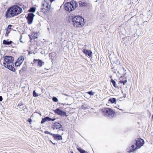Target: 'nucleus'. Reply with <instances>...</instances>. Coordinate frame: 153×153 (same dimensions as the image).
<instances>
[{
	"instance_id": "nucleus-1",
	"label": "nucleus",
	"mask_w": 153,
	"mask_h": 153,
	"mask_svg": "<svg viewBox=\"0 0 153 153\" xmlns=\"http://www.w3.org/2000/svg\"><path fill=\"white\" fill-rule=\"evenodd\" d=\"M22 12V9L17 5H13L9 8L5 13L6 18H11L17 16Z\"/></svg>"
},
{
	"instance_id": "nucleus-2",
	"label": "nucleus",
	"mask_w": 153,
	"mask_h": 153,
	"mask_svg": "<svg viewBox=\"0 0 153 153\" xmlns=\"http://www.w3.org/2000/svg\"><path fill=\"white\" fill-rule=\"evenodd\" d=\"M73 25L74 27H80L84 25V19L80 16H75L72 18Z\"/></svg>"
},
{
	"instance_id": "nucleus-3",
	"label": "nucleus",
	"mask_w": 153,
	"mask_h": 153,
	"mask_svg": "<svg viewBox=\"0 0 153 153\" xmlns=\"http://www.w3.org/2000/svg\"><path fill=\"white\" fill-rule=\"evenodd\" d=\"M65 9L67 11H71L77 7L78 4L76 1L73 0L65 3Z\"/></svg>"
},
{
	"instance_id": "nucleus-4",
	"label": "nucleus",
	"mask_w": 153,
	"mask_h": 153,
	"mask_svg": "<svg viewBox=\"0 0 153 153\" xmlns=\"http://www.w3.org/2000/svg\"><path fill=\"white\" fill-rule=\"evenodd\" d=\"M102 110L103 113L110 118L112 117L115 113V112L110 108H105Z\"/></svg>"
},
{
	"instance_id": "nucleus-5",
	"label": "nucleus",
	"mask_w": 153,
	"mask_h": 153,
	"mask_svg": "<svg viewBox=\"0 0 153 153\" xmlns=\"http://www.w3.org/2000/svg\"><path fill=\"white\" fill-rule=\"evenodd\" d=\"M50 5L48 1L45 0L43 1L41 8L42 11L45 13V11H48Z\"/></svg>"
},
{
	"instance_id": "nucleus-6",
	"label": "nucleus",
	"mask_w": 153,
	"mask_h": 153,
	"mask_svg": "<svg viewBox=\"0 0 153 153\" xmlns=\"http://www.w3.org/2000/svg\"><path fill=\"white\" fill-rule=\"evenodd\" d=\"M136 142V148L139 149L144 144V140L143 139L140 138H137L135 140Z\"/></svg>"
},
{
	"instance_id": "nucleus-7",
	"label": "nucleus",
	"mask_w": 153,
	"mask_h": 153,
	"mask_svg": "<svg viewBox=\"0 0 153 153\" xmlns=\"http://www.w3.org/2000/svg\"><path fill=\"white\" fill-rule=\"evenodd\" d=\"M13 57L11 56H6L4 57V61L7 65L13 64Z\"/></svg>"
},
{
	"instance_id": "nucleus-8",
	"label": "nucleus",
	"mask_w": 153,
	"mask_h": 153,
	"mask_svg": "<svg viewBox=\"0 0 153 153\" xmlns=\"http://www.w3.org/2000/svg\"><path fill=\"white\" fill-rule=\"evenodd\" d=\"M54 111L55 113L61 116H65L66 117L67 116L66 113L65 112L62 111L59 108H56L54 110Z\"/></svg>"
},
{
	"instance_id": "nucleus-9",
	"label": "nucleus",
	"mask_w": 153,
	"mask_h": 153,
	"mask_svg": "<svg viewBox=\"0 0 153 153\" xmlns=\"http://www.w3.org/2000/svg\"><path fill=\"white\" fill-rule=\"evenodd\" d=\"M34 16V15L32 13H29L28 14L27 18L28 20V23L29 24H32Z\"/></svg>"
},
{
	"instance_id": "nucleus-10",
	"label": "nucleus",
	"mask_w": 153,
	"mask_h": 153,
	"mask_svg": "<svg viewBox=\"0 0 153 153\" xmlns=\"http://www.w3.org/2000/svg\"><path fill=\"white\" fill-rule=\"evenodd\" d=\"M6 64L5 62H3V65H4L5 67L7 68L10 71L14 72L15 71V69L14 67L12 65V64H7L6 65Z\"/></svg>"
},
{
	"instance_id": "nucleus-11",
	"label": "nucleus",
	"mask_w": 153,
	"mask_h": 153,
	"mask_svg": "<svg viewBox=\"0 0 153 153\" xmlns=\"http://www.w3.org/2000/svg\"><path fill=\"white\" fill-rule=\"evenodd\" d=\"M53 126L54 129H55V128H56V129H59V130L63 131L62 129V126L59 123L56 122L54 123Z\"/></svg>"
},
{
	"instance_id": "nucleus-12",
	"label": "nucleus",
	"mask_w": 153,
	"mask_h": 153,
	"mask_svg": "<svg viewBox=\"0 0 153 153\" xmlns=\"http://www.w3.org/2000/svg\"><path fill=\"white\" fill-rule=\"evenodd\" d=\"M29 36L31 40L33 39L36 41L35 39L38 38V33L37 32L35 33L33 32L30 35H29Z\"/></svg>"
},
{
	"instance_id": "nucleus-13",
	"label": "nucleus",
	"mask_w": 153,
	"mask_h": 153,
	"mask_svg": "<svg viewBox=\"0 0 153 153\" xmlns=\"http://www.w3.org/2000/svg\"><path fill=\"white\" fill-rule=\"evenodd\" d=\"M33 62L34 63H35L36 64H37V66L39 67H41L42 65L44 64V62L39 59H34Z\"/></svg>"
},
{
	"instance_id": "nucleus-14",
	"label": "nucleus",
	"mask_w": 153,
	"mask_h": 153,
	"mask_svg": "<svg viewBox=\"0 0 153 153\" xmlns=\"http://www.w3.org/2000/svg\"><path fill=\"white\" fill-rule=\"evenodd\" d=\"M137 148H136V147H135L134 145H132L131 146H130L128 147L127 148L126 150L128 152H133Z\"/></svg>"
},
{
	"instance_id": "nucleus-15",
	"label": "nucleus",
	"mask_w": 153,
	"mask_h": 153,
	"mask_svg": "<svg viewBox=\"0 0 153 153\" xmlns=\"http://www.w3.org/2000/svg\"><path fill=\"white\" fill-rule=\"evenodd\" d=\"M52 136L55 140H62V136L59 134H53L52 135Z\"/></svg>"
},
{
	"instance_id": "nucleus-16",
	"label": "nucleus",
	"mask_w": 153,
	"mask_h": 153,
	"mask_svg": "<svg viewBox=\"0 0 153 153\" xmlns=\"http://www.w3.org/2000/svg\"><path fill=\"white\" fill-rule=\"evenodd\" d=\"M83 52L86 55H88V56L90 57H91L92 56V52L89 50L84 49L83 50Z\"/></svg>"
},
{
	"instance_id": "nucleus-17",
	"label": "nucleus",
	"mask_w": 153,
	"mask_h": 153,
	"mask_svg": "<svg viewBox=\"0 0 153 153\" xmlns=\"http://www.w3.org/2000/svg\"><path fill=\"white\" fill-rule=\"evenodd\" d=\"M24 60V59L23 57L22 56H21L19 57L17 61L20 63V64H22Z\"/></svg>"
},
{
	"instance_id": "nucleus-18",
	"label": "nucleus",
	"mask_w": 153,
	"mask_h": 153,
	"mask_svg": "<svg viewBox=\"0 0 153 153\" xmlns=\"http://www.w3.org/2000/svg\"><path fill=\"white\" fill-rule=\"evenodd\" d=\"M117 100L114 98H110L108 100V101L111 103H114L116 102Z\"/></svg>"
},
{
	"instance_id": "nucleus-19",
	"label": "nucleus",
	"mask_w": 153,
	"mask_h": 153,
	"mask_svg": "<svg viewBox=\"0 0 153 153\" xmlns=\"http://www.w3.org/2000/svg\"><path fill=\"white\" fill-rule=\"evenodd\" d=\"M83 110H85L86 109H89V106L87 104H84L81 106Z\"/></svg>"
},
{
	"instance_id": "nucleus-20",
	"label": "nucleus",
	"mask_w": 153,
	"mask_h": 153,
	"mask_svg": "<svg viewBox=\"0 0 153 153\" xmlns=\"http://www.w3.org/2000/svg\"><path fill=\"white\" fill-rule=\"evenodd\" d=\"M87 4V2H83L82 1H80L79 2V5L80 6L82 7L86 6Z\"/></svg>"
},
{
	"instance_id": "nucleus-21",
	"label": "nucleus",
	"mask_w": 153,
	"mask_h": 153,
	"mask_svg": "<svg viewBox=\"0 0 153 153\" xmlns=\"http://www.w3.org/2000/svg\"><path fill=\"white\" fill-rule=\"evenodd\" d=\"M12 42L11 41H8L7 40H4L3 41V43L4 45H8L10 44Z\"/></svg>"
},
{
	"instance_id": "nucleus-22",
	"label": "nucleus",
	"mask_w": 153,
	"mask_h": 153,
	"mask_svg": "<svg viewBox=\"0 0 153 153\" xmlns=\"http://www.w3.org/2000/svg\"><path fill=\"white\" fill-rule=\"evenodd\" d=\"M36 10V9L34 7H32L30 8L29 9V11L30 12H35Z\"/></svg>"
},
{
	"instance_id": "nucleus-23",
	"label": "nucleus",
	"mask_w": 153,
	"mask_h": 153,
	"mask_svg": "<svg viewBox=\"0 0 153 153\" xmlns=\"http://www.w3.org/2000/svg\"><path fill=\"white\" fill-rule=\"evenodd\" d=\"M126 82H127V80L126 79H125L124 80H120L119 81V83H122L123 85H124L125 84V83H126Z\"/></svg>"
},
{
	"instance_id": "nucleus-24",
	"label": "nucleus",
	"mask_w": 153,
	"mask_h": 153,
	"mask_svg": "<svg viewBox=\"0 0 153 153\" xmlns=\"http://www.w3.org/2000/svg\"><path fill=\"white\" fill-rule=\"evenodd\" d=\"M33 95L34 97H37L39 96L38 94L36 93L35 90H34L33 91Z\"/></svg>"
},
{
	"instance_id": "nucleus-25",
	"label": "nucleus",
	"mask_w": 153,
	"mask_h": 153,
	"mask_svg": "<svg viewBox=\"0 0 153 153\" xmlns=\"http://www.w3.org/2000/svg\"><path fill=\"white\" fill-rule=\"evenodd\" d=\"M111 82L112 83L114 87H116V83L115 81L113 79H111Z\"/></svg>"
},
{
	"instance_id": "nucleus-26",
	"label": "nucleus",
	"mask_w": 153,
	"mask_h": 153,
	"mask_svg": "<svg viewBox=\"0 0 153 153\" xmlns=\"http://www.w3.org/2000/svg\"><path fill=\"white\" fill-rule=\"evenodd\" d=\"M87 93L89 95L91 96H93L94 94V92H93L92 91H88Z\"/></svg>"
},
{
	"instance_id": "nucleus-27",
	"label": "nucleus",
	"mask_w": 153,
	"mask_h": 153,
	"mask_svg": "<svg viewBox=\"0 0 153 153\" xmlns=\"http://www.w3.org/2000/svg\"><path fill=\"white\" fill-rule=\"evenodd\" d=\"M21 64H20V63L17 60L15 62V66L18 67Z\"/></svg>"
},
{
	"instance_id": "nucleus-28",
	"label": "nucleus",
	"mask_w": 153,
	"mask_h": 153,
	"mask_svg": "<svg viewBox=\"0 0 153 153\" xmlns=\"http://www.w3.org/2000/svg\"><path fill=\"white\" fill-rule=\"evenodd\" d=\"M52 100L54 102H57L58 101V99L56 97H53L52 98Z\"/></svg>"
},
{
	"instance_id": "nucleus-29",
	"label": "nucleus",
	"mask_w": 153,
	"mask_h": 153,
	"mask_svg": "<svg viewBox=\"0 0 153 153\" xmlns=\"http://www.w3.org/2000/svg\"><path fill=\"white\" fill-rule=\"evenodd\" d=\"M24 104L22 102H20V103H19V104L18 105L16 106V107H21L22 106H23L24 105Z\"/></svg>"
},
{
	"instance_id": "nucleus-30",
	"label": "nucleus",
	"mask_w": 153,
	"mask_h": 153,
	"mask_svg": "<svg viewBox=\"0 0 153 153\" xmlns=\"http://www.w3.org/2000/svg\"><path fill=\"white\" fill-rule=\"evenodd\" d=\"M45 119H46V121H51V120L52 118H50V117H45Z\"/></svg>"
},
{
	"instance_id": "nucleus-31",
	"label": "nucleus",
	"mask_w": 153,
	"mask_h": 153,
	"mask_svg": "<svg viewBox=\"0 0 153 153\" xmlns=\"http://www.w3.org/2000/svg\"><path fill=\"white\" fill-rule=\"evenodd\" d=\"M46 121V119L45 117H44V118L42 119V121L41 122V123H44Z\"/></svg>"
},
{
	"instance_id": "nucleus-32",
	"label": "nucleus",
	"mask_w": 153,
	"mask_h": 153,
	"mask_svg": "<svg viewBox=\"0 0 153 153\" xmlns=\"http://www.w3.org/2000/svg\"><path fill=\"white\" fill-rule=\"evenodd\" d=\"M44 133L45 134H49L52 136V135L53 134L50 133V132H49L48 131H44Z\"/></svg>"
},
{
	"instance_id": "nucleus-33",
	"label": "nucleus",
	"mask_w": 153,
	"mask_h": 153,
	"mask_svg": "<svg viewBox=\"0 0 153 153\" xmlns=\"http://www.w3.org/2000/svg\"><path fill=\"white\" fill-rule=\"evenodd\" d=\"M12 25H9L7 29V30H10V29L11 28V27H12Z\"/></svg>"
},
{
	"instance_id": "nucleus-34",
	"label": "nucleus",
	"mask_w": 153,
	"mask_h": 153,
	"mask_svg": "<svg viewBox=\"0 0 153 153\" xmlns=\"http://www.w3.org/2000/svg\"><path fill=\"white\" fill-rule=\"evenodd\" d=\"M27 121L30 123H31V122H32V120L30 118H29L28 119Z\"/></svg>"
},
{
	"instance_id": "nucleus-35",
	"label": "nucleus",
	"mask_w": 153,
	"mask_h": 153,
	"mask_svg": "<svg viewBox=\"0 0 153 153\" xmlns=\"http://www.w3.org/2000/svg\"><path fill=\"white\" fill-rule=\"evenodd\" d=\"M10 30H7V31H6V34H8V33L10 32Z\"/></svg>"
},
{
	"instance_id": "nucleus-36",
	"label": "nucleus",
	"mask_w": 153,
	"mask_h": 153,
	"mask_svg": "<svg viewBox=\"0 0 153 153\" xmlns=\"http://www.w3.org/2000/svg\"><path fill=\"white\" fill-rule=\"evenodd\" d=\"M24 107H19V108L18 109H19V110H20V111H21L22 110V108H24ZM17 109H18V108H17Z\"/></svg>"
},
{
	"instance_id": "nucleus-37",
	"label": "nucleus",
	"mask_w": 153,
	"mask_h": 153,
	"mask_svg": "<svg viewBox=\"0 0 153 153\" xmlns=\"http://www.w3.org/2000/svg\"><path fill=\"white\" fill-rule=\"evenodd\" d=\"M3 100V98L1 96H0V101H1Z\"/></svg>"
},
{
	"instance_id": "nucleus-38",
	"label": "nucleus",
	"mask_w": 153,
	"mask_h": 153,
	"mask_svg": "<svg viewBox=\"0 0 153 153\" xmlns=\"http://www.w3.org/2000/svg\"><path fill=\"white\" fill-rule=\"evenodd\" d=\"M122 69H123L124 71H126V70H125V68L123 67H122Z\"/></svg>"
},
{
	"instance_id": "nucleus-39",
	"label": "nucleus",
	"mask_w": 153,
	"mask_h": 153,
	"mask_svg": "<svg viewBox=\"0 0 153 153\" xmlns=\"http://www.w3.org/2000/svg\"><path fill=\"white\" fill-rule=\"evenodd\" d=\"M55 120H56L55 118L52 119L51 120L53 121Z\"/></svg>"
},
{
	"instance_id": "nucleus-40",
	"label": "nucleus",
	"mask_w": 153,
	"mask_h": 153,
	"mask_svg": "<svg viewBox=\"0 0 153 153\" xmlns=\"http://www.w3.org/2000/svg\"><path fill=\"white\" fill-rule=\"evenodd\" d=\"M50 141H51V143L53 144H55V143H53V142L51 141V140Z\"/></svg>"
},
{
	"instance_id": "nucleus-41",
	"label": "nucleus",
	"mask_w": 153,
	"mask_h": 153,
	"mask_svg": "<svg viewBox=\"0 0 153 153\" xmlns=\"http://www.w3.org/2000/svg\"><path fill=\"white\" fill-rule=\"evenodd\" d=\"M54 0H50V2H52V1H53Z\"/></svg>"
},
{
	"instance_id": "nucleus-42",
	"label": "nucleus",
	"mask_w": 153,
	"mask_h": 153,
	"mask_svg": "<svg viewBox=\"0 0 153 153\" xmlns=\"http://www.w3.org/2000/svg\"><path fill=\"white\" fill-rule=\"evenodd\" d=\"M120 110H121V111H123V109H120Z\"/></svg>"
},
{
	"instance_id": "nucleus-43",
	"label": "nucleus",
	"mask_w": 153,
	"mask_h": 153,
	"mask_svg": "<svg viewBox=\"0 0 153 153\" xmlns=\"http://www.w3.org/2000/svg\"><path fill=\"white\" fill-rule=\"evenodd\" d=\"M117 72H118V73H120L119 71H118Z\"/></svg>"
},
{
	"instance_id": "nucleus-44",
	"label": "nucleus",
	"mask_w": 153,
	"mask_h": 153,
	"mask_svg": "<svg viewBox=\"0 0 153 153\" xmlns=\"http://www.w3.org/2000/svg\"><path fill=\"white\" fill-rule=\"evenodd\" d=\"M20 42H22L21 41V40H20Z\"/></svg>"
},
{
	"instance_id": "nucleus-45",
	"label": "nucleus",
	"mask_w": 153,
	"mask_h": 153,
	"mask_svg": "<svg viewBox=\"0 0 153 153\" xmlns=\"http://www.w3.org/2000/svg\"><path fill=\"white\" fill-rule=\"evenodd\" d=\"M22 70H23V68H22Z\"/></svg>"
},
{
	"instance_id": "nucleus-46",
	"label": "nucleus",
	"mask_w": 153,
	"mask_h": 153,
	"mask_svg": "<svg viewBox=\"0 0 153 153\" xmlns=\"http://www.w3.org/2000/svg\"><path fill=\"white\" fill-rule=\"evenodd\" d=\"M126 74V73H125V74H124V75H125Z\"/></svg>"
},
{
	"instance_id": "nucleus-47",
	"label": "nucleus",
	"mask_w": 153,
	"mask_h": 153,
	"mask_svg": "<svg viewBox=\"0 0 153 153\" xmlns=\"http://www.w3.org/2000/svg\"><path fill=\"white\" fill-rule=\"evenodd\" d=\"M48 30H49V28H48Z\"/></svg>"
},
{
	"instance_id": "nucleus-48",
	"label": "nucleus",
	"mask_w": 153,
	"mask_h": 153,
	"mask_svg": "<svg viewBox=\"0 0 153 153\" xmlns=\"http://www.w3.org/2000/svg\"><path fill=\"white\" fill-rule=\"evenodd\" d=\"M72 153H73V152H72Z\"/></svg>"
},
{
	"instance_id": "nucleus-49",
	"label": "nucleus",
	"mask_w": 153,
	"mask_h": 153,
	"mask_svg": "<svg viewBox=\"0 0 153 153\" xmlns=\"http://www.w3.org/2000/svg\"><path fill=\"white\" fill-rule=\"evenodd\" d=\"M7 153V152H5V153Z\"/></svg>"
}]
</instances>
